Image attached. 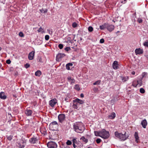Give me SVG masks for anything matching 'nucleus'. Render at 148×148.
<instances>
[{
    "mask_svg": "<svg viewBox=\"0 0 148 148\" xmlns=\"http://www.w3.org/2000/svg\"><path fill=\"white\" fill-rule=\"evenodd\" d=\"M73 127L76 132L79 133H82L85 129L84 125L80 122L75 123L73 125Z\"/></svg>",
    "mask_w": 148,
    "mask_h": 148,
    "instance_id": "f257e3e1",
    "label": "nucleus"
},
{
    "mask_svg": "<svg viewBox=\"0 0 148 148\" xmlns=\"http://www.w3.org/2000/svg\"><path fill=\"white\" fill-rule=\"evenodd\" d=\"M94 134L95 136L100 137L104 139H108L110 136L109 132L104 129L99 131H94Z\"/></svg>",
    "mask_w": 148,
    "mask_h": 148,
    "instance_id": "f03ea898",
    "label": "nucleus"
},
{
    "mask_svg": "<svg viewBox=\"0 0 148 148\" xmlns=\"http://www.w3.org/2000/svg\"><path fill=\"white\" fill-rule=\"evenodd\" d=\"M47 146L49 148H56L57 147L56 143L52 141L48 142L47 144Z\"/></svg>",
    "mask_w": 148,
    "mask_h": 148,
    "instance_id": "7ed1b4c3",
    "label": "nucleus"
},
{
    "mask_svg": "<svg viewBox=\"0 0 148 148\" xmlns=\"http://www.w3.org/2000/svg\"><path fill=\"white\" fill-rule=\"evenodd\" d=\"M129 137V135L128 134H127L126 132H125L124 134H121V135L120 136V139L121 140H124L127 139Z\"/></svg>",
    "mask_w": 148,
    "mask_h": 148,
    "instance_id": "20e7f679",
    "label": "nucleus"
},
{
    "mask_svg": "<svg viewBox=\"0 0 148 148\" xmlns=\"http://www.w3.org/2000/svg\"><path fill=\"white\" fill-rule=\"evenodd\" d=\"M65 55L64 53H58L56 56V60L57 61H59L62 58L64 57Z\"/></svg>",
    "mask_w": 148,
    "mask_h": 148,
    "instance_id": "39448f33",
    "label": "nucleus"
},
{
    "mask_svg": "<svg viewBox=\"0 0 148 148\" xmlns=\"http://www.w3.org/2000/svg\"><path fill=\"white\" fill-rule=\"evenodd\" d=\"M57 100L56 99H53L49 101V105L52 107H53L57 103Z\"/></svg>",
    "mask_w": 148,
    "mask_h": 148,
    "instance_id": "423d86ee",
    "label": "nucleus"
},
{
    "mask_svg": "<svg viewBox=\"0 0 148 148\" xmlns=\"http://www.w3.org/2000/svg\"><path fill=\"white\" fill-rule=\"evenodd\" d=\"M65 116L64 114H61L58 116V118L59 121L62 122L65 119Z\"/></svg>",
    "mask_w": 148,
    "mask_h": 148,
    "instance_id": "0eeeda50",
    "label": "nucleus"
},
{
    "mask_svg": "<svg viewBox=\"0 0 148 148\" xmlns=\"http://www.w3.org/2000/svg\"><path fill=\"white\" fill-rule=\"evenodd\" d=\"M135 52L136 55H140L143 53V50L140 48H139L136 49Z\"/></svg>",
    "mask_w": 148,
    "mask_h": 148,
    "instance_id": "6e6552de",
    "label": "nucleus"
},
{
    "mask_svg": "<svg viewBox=\"0 0 148 148\" xmlns=\"http://www.w3.org/2000/svg\"><path fill=\"white\" fill-rule=\"evenodd\" d=\"M112 67L115 70L119 68L118 64L117 61H114L112 64Z\"/></svg>",
    "mask_w": 148,
    "mask_h": 148,
    "instance_id": "1a4fd4ad",
    "label": "nucleus"
},
{
    "mask_svg": "<svg viewBox=\"0 0 148 148\" xmlns=\"http://www.w3.org/2000/svg\"><path fill=\"white\" fill-rule=\"evenodd\" d=\"M114 25H109L108 24L107 27V29L110 32L113 31L114 29Z\"/></svg>",
    "mask_w": 148,
    "mask_h": 148,
    "instance_id": "9d476101",
    "label": "nucleus"
},
{
    "mask_svg": "<svg viewBox=\"0 0 148 148\" xmlns=\"http://www.w3.org/2000/svg\"><path fill=\"white\" fill-rule=\"evenodd\" d=\"M19 146V147L20 148H23L24 147L25 145V142L24 141L21 140V141L20 143L18 144Z\"/></svg>",
    "mask_w": 148,
    "mask_h": 148,
    "instance_id": "9b49d317",
    "label": "nucleus"
},
{
    "mask_svg": "<svg viewBox=\"0 0 148 148\" xmlns=\"http://www.w3.org/2000/svg\"><path fill=\"white\" fill-rule=\"evenodd\" d=\"M34 53V51H33L29 53L28 56V58L29 60H32L33 59Z\"/></svg>",
    "mask_w": 148,
    "mask_h": 148,
    "instance_id": "f8f14e48",
    "label": "nucleus"
},
{
    "mask_svg": "<svg viewBox=\"0 0 148 148\" xmlns=\"http://www.w3.org/2000/svg\"><path fill=\"white\" fill-rule=\"evenodd\" d=\"M54 125L55 127H57L58 126L57 123L55 121H54L51 123L49 125L50 128H53V126Z\"/></svg>",
    "mask_w": 148,
    "mask_h": 148,
    "instance_id": "ddd939ff",
    "label": "nucleus"
},
{
    "mask_svg": "<svg viewBox=\"0 0 148 148\" xmlns=\"http://www.w3.org/2000/svg\"><path fill=\"white\" fill-rule=\"evenodd\" d=\"M147 121L145 119L143 120L141 122V124L142 125L143 127L144 128H146L147 125Z\"/></svg>",
    "mask_w": 148,
    "mask_h": 148,
    "instance_id": "4468645a",
    "label": "nucleus"
},
{
    "mask_svg": "<svg viewBox=\"0 0 148 148\" xmlns=\"http://www.w3.org/2000/svg\"><path fill=\"white\" fill-rule=\"evenodd\" d=\"M74 102H76V103H79L80 104H83L84 103V102L83 100H80L78 99H77L74 100Z\"/></svg>",
    "mask_w": 148,
    "mask_h": 148,
    "instance_id": "2eb2a0df",
    "label": "nucleus"
},
{
    "mask_svg": "<svg viewBox=\"0 0 148 148\" xmlns=\"http://www.w3.org/2000/svg\"><path fill=\"white\" fill-rule=\"evenodd\" d=\"M67 79L68 81H69L71 84L74 83H75V80L73 78H72L70 77H68Z\"/></svg>",
    "mask_w": 148,
    "mask_h": 148,
    "instance_id": "dca6fc26",
    "label": "nucleus"
},
{
    "mask_svg": "<svg viewBox=\"0 0 148 148\" xmlns=\"http://www.w3.org/2000/svg\"><path fill=\"white\" fill-rule=\"evenodd\" d=\"M25 114L27 116H30L32 114V111L30 110L27 109L25 111Z\"/></svg>",
    "mask_w": 148,
    "mask_h": 148,
    "instance_id": "f3484780",
    "label": "nucleus"
},
{
    "mask_svg": "<svg viewBox=\"0 0 148 148\" xmlns=\"http://www.w3.org/2000/svg\"><path fill=\"white\" fill-rule=\"evenodd\" d=\"M108 24L106 23H104V24L100 25L99 26L100 29L101 30L104 29L106 28H107V27L108 26Z\"/></svg>",
    "mask_w": 148,
    "mask_h": 148,
    "instance_id": "a211bd4d",
    "label": "nucleus"
},
{
    "mask_svg": "<svg viewBox=\"0 0 148 148\" xmlns=\"http://www.w3.org/2000/svg\"><path fill=\"white\" fill-rule=\"evenodd\" d=\"M0 97L1 99H5L6 98V96L5 95L4 92H2L0 93Z\"/></svg>",
    "mask_w": 148,
    "mask_h": 148,
    "instance_id": "6ab92c4d",
    "label": "nucleus"
},
{
    "mask_svg": "<svg viewBox=\"0 0 148 148\" xmlns=\"http://www.w3.org/2000/svg\"><path fill=\"white\" fill-rule=\"evenodd\" d=\"M134 137L135 139V141L137 142H138V140L139 139V137H138V133L137 132H136L134 134Z\"/></svg>",
    "mask_w": 148,
    "mask_h": 148,
    "instance_id": "aec40b11",
    "label": "nucleus"
},
{
    "mask_svg": "<svg viewBox=\"0 0 148 148\" xmlns=\"http://www.w3.org/2000/svg\"><path fill=\"white\" fill-rule=\"evenodd\" d=\"M37 141V139L36 138H32L29 140V141L32 144L35 143Z\"/></svg>",
    "mask_w": 148,
    "mask_h": 148,
    "instance_id": "412c9836",
    "label": "nucleus"
},
{
    "mask_svg": "<svg viewBox=\"0 0 148 148\" xmlns=\"http://www.w3.org/2000/svg\"><path fill=\"white\" fill-rule=\"evenodd\" d=\"M73 64L72 63H69L66 65V69L68 70H69L70 69V68L71 67H72L73 66Z\"/></svg>",
    "mask_w": 148,
    "mask_h": 148,
    "instance_id": "4be33fe9",
    "label": "nucleus"
},
{
    "mask_svg": "<svg viewBox=\"0 0 148 148\" xmlns=\"http://www.w3.org/2000/svg\"><path fill=\"white\" fill-rule=\"evenodd\" d=\"M115 114L114 112H113L111 113L110 115L108 116V117L111 119H113L115 117Z\"/></svg>",
    "mask_w": 148,
    "mask_h": 148,
    "instance_id": "5701e85b",
    "label": "nucleus"
},
{
    "mask_svg": "<svg viewBox=\"0 0 148 148\" xmlns=\"http://www.w3.org/2000/svg\"><path fill=\"white\" fill-rule=\"evenodd\" d=\"M121 133H119L118 132H115V136L116 137L120 139V136L121 135Z\"/></svg>",
    "mask_w": 148,
    "mask_h": 148,
    "instance_id": "b1692460",
    "label": "nucleus"
},
{
    "mask_svg": "<svg viewBox=\"0 0 148 148\" xmlns=\"http://www.w3.org/2000/svg\"><path fill=\"white\" fill-rule=\"evenodd\" d=\"M121 78L123 82H125L127 81L129 79V77L127 76H126L125 77H121Z\"/></svg>",
    "mask_w": 148,
    "mask_h": 148,
    "instance_id": "393cba45",
    "label": "nucleus"
},
{
    "mask_svg": "<svg viewBox=\"0 0 148 148\" xmlns=\"http://www.w3.org/2000/svg\"><path fill=\"white\" fill-rule=\"evenodd\" d=\"M35 75L37 76H40L41 74V72L40 70L37 71L35 73Z\"/></svg>",
    "mask_w": 148,
    "mask_h": 148,
    "instance_id": "a878e982",
    "label": "nucleus"
},
{
    "mask_svg": "<svg viewBox=\"0 0 148 148\" xmlns=\"http://www.w3.org/2000/svg\"><path fill=\"white\" fill-rule=\"evenodd\" d=\"M81 139L82 140V141L85 143H87L88 141L87 139L84 136H82L81 138Z\"/></svg>",
    "mask_w": 148,
    "mask_h": 148,
    "instance_id": "bb28decb",
    "label": "nucleus"
},
{
    "mask_svg": "<svg viewBox=\"0 0 148 148\" xmlns=\"http://www.w3.org/2000/svg\"><path fill=\"white\" fill-rule=\"evenodd\" d=\"M74 88L75 89L77 90H80L79 86L77 84H76Z\"/></svg>",
    "mask_w": 148,
    "mask_h": 148,
    "instance_id": "cd10ccee",
    "label": "nucleus"
},
{
    "mask_svg": "<svg viewBox=\"0 0 148 148\" xmlns=\"http://www.w3.org/2000/svg\"><path fill=\"white\" fill-rule=\"evenodd\" d=\"M101 82V81L100 80H98L96 81L95 82H94L93 84L94 85H99L100 84V83Z\"/></svg>",
    "mask_w": 148,
    "mask_h": 148,
    "instance_id": "c85d7f7f",
    "label": "nucleus"
},
{
    "mask_svg": "<svg viewBox=\"0 0 148 148\" xmlns=\"http://www.w3.org/2000/svg\"><path fill=\"white\" fill-rule=\"evenodd\" d=\"M78 104V103H74V104H73V108L75 109H77L78 108V107L77 106Z\"/></svg>",
    "mask_w": 148,
    "mask_h": 148,
    "instance_id": "c756f323",
    "label": "nucleus"
},
{
    "mask_svg": "<svg viewBox=\"0 0 148 148\" xmlns=\"http://www.w3.org/2000/svg\"><path fill=\"white\" fill-rule=\"evenodd\" d=\"M143 44L144 46L148 47V40H146L144 42Z\"/></svg>",
    "mask_w": 148,
    "mask_h": 148,
    "instance_id": "7c9ffc66",
    "label": "nucleus"
},
{
    "mask_svg": "<svg viewBox=\"0 0 148 148\" xmlns=\"http://www.w3.org/2000/svg\"><path fill=\"white\" fill-rule=\"evenodd\" d=\"M88 30L89 32H91L93 30V28L91 26H89L88 27Z\"/></svg>",
    "mask_w": 148,
    "mask_h": 148,
    "instance_id": "2f4dec72",
    "label": "nucleus"
},
{
    "mask_svg": "<svg viewBox=\"0 0 148 148\" xmlns=\"http://www.w3.org/2000/svg\"><path fill=\"white\" fill-rule=\"evenodd\" d=\"M140 91L142 93H144L145 92L144 89L143 88H140Z\"/></svg>",
    "mask_w": 148,
    "mask_h": 148,
    "instance_id": "473e14b6",
    "label": "nucleus"
},
{
    "mask_svg": "<svg viewBox=\"0 0 148 148\" xmlns=\"http://www.w3.org/2000/svg\"><path fill=\"white\" fill-rule=\"evenodd\" d=\"M38 31L39 32H43V29L41 27H40L39 28V29L38 30Z\"/></svg>",
    "mask_w": 148,
    "mask_h": 148,
    "instance_id": "72a5a7b5",
    "label": "nucleus"
},
{
    "mask_svg": "<svg viewBox=\"0 0 148 148\" xmlns=\"http://www.w3.org/2000/svg\"><path fill=\"white\" fill-rule=\"evenodd\" d=\"M40 11L41 12H43L45 13H47V9H45V10H40Z\"/></svg>",
    "mask_w": 148,
    "mask_h": 148,
    "instance_id": "f704fd0d",
    "label": "nucleus"
},
{
    "mask_svg": "<svg viewBox=\"0 0 148 148\" xmlns=\"http://www.w3.org/2000/svg\"><path fill=\"white\" fill-rule=\"evenodd\" d=\"M71 142L69 140H68L66 142V144L67 145H70L71 144Z\"/></svg>",
    "mask_w": 148,
    "mask_h": 148,
    "instance_id": "c9c22d12",
    "label": "nucleus"
},
{
    "mask_svg": "<svg viewBox=\"0 0 148 148\" xmlns=\"http://www.w3.org/2000/svg\"><path fill=\"white\" fill-rule=\"evenodd\" d=\"M19 35L21 37H23L24 36V34L23 32H20L19 33Z\"/></svg>",
    "mask_w": 148,
    "mask_h": 148,
    "instance_id": "e433bc0d",
    "label": "nucleus"
},
{
    "mask_svg": "<svg viewBox=\"0 0 148 148\" xmlns=\"http://www.w3.org/2000/svg\"><path fill=\"white\" fill-rule=\"evenodd\" d=\"M49 38V36L48 35H46L45 36V39L46 40H48Z\"/></svg>",
    "mask_w": 148,
    "mask_h": 148,
    "instance_id": "4c0bfd02",
    "label": "nucleus"
},
{
    "mask_svg": "<svg viewBox=\"0 0 148 148\" xmlns=\"http://www.w3.org/2000/svg\"><path fill=\"white\" fill-rule=\"evenodd\" d=\"M63 45L62 44H60L58 45V47L60 49H62L63 47Z\"/></svg>",
    "mask_w": 148,
    "mask_h": 148,
    "instance_id": "58836bf2",
    "label": "nucleus"
},
{
    "mask_svg": "<svg viewBox=\"0 0 148 148\" xmlns=\"http://www.w3.org/2000/svg\"><path fill=\"white\" fill-rule=\"evenodd\" d=\"M101 139L99 138L97 139L96 140V142L97 143H99L101 142Z\"/></svg>",
    "mask_w": 148,
    "mask_h": 148,
    "instance_id": "ea45409f",
    "label": "nucleus"
},
{
    "mask_svg": "<svg viewBox=\"0 0 148 148\" xmlns=\"http://www.w3.org/2000/svg\"><path fill=\"white\" fill-rule=\"evenodd\" d=\"M137 21L139 23H141L142 22V20L140 18H138V19Z\"/></svg>",
    "mask_w": 148,
    "mask_h": 148,
    "instance_id": "a19ab883",
    "label": "nucleus"
},
{
    "mask_svg": "<svg viewBox=\"0 0 148 148\" xmlns=\"http://www.w3.org/2000/svg\"><path fill=\"white\" fill-rule=\"evenodd\" d=\"M12 138V137L11 136H10L7 137V139L9 140H10Z\"/></svg>",
    "mask_w": 148,
    "mask_h": 148,
    "instance_id": "79ce46f5",
    "label": "nucleus"
},
{
    "mask_svg": "<svg viewBox=\"0 0 148 148\" xmlns=\"http://www.w3.org/2000/svg\"><path fill=\"white\" fill-rule=\"evenodd\" d=\"M77 25V24L75 23H73L72 24V26L73 27H75Z\"/></svg>",
    "mask_w": 148,
    "mask_h": 148,
    "instance_id": "37998d69",
    "label": "nucleus"
},
{
    "mask_svg": "<svg viewBox=\"0 0 148 148\" xmlns=\"http://www.w3.org/2000/svg\"><path fill=\"white\" fill-rule=\"evenodd\" d=\"M30 66V65L28 63L26 64L25 65V67L26 68H27Z\"/></svg>",
    "mask_w": 148,
    "mask_h": 148,
    "instance_id": "c03bdc74",
    "label": "nucleus"
},
{
    "mask_svg": "<svg viewBox=\"0 0 148 148\" xmlns=\"http://www.w3.org/2000/svg\"><path fill=\"white\" fill-rule=\"evenodd\" d=\"M147 73L145 72L143 73L142 75V77H144L147 75Z\"/></svg>",
    "mask_w": 148,
    "mask_h": 148,
    "instance_id": "a18cd8bd",
    "label": "nucleus"
},
{
    "mask_svg": "<svg viewBox=\"0 0 148 148\" xmlns=\"http://www.w3.org/2000/svg\"><path fill=\"white\" fill-rule=\"evenodd\" d=\"M93 90L94 92H97L98 90V88H97L95 87L93 89Z\"/></svg>",
    "mask_w": 148,
    "mask_h": 148,
    "instance_id": "49530a36",
    "label": "nucleus"
},
{
    "mask_svg": "<svg viewBox=\"0 0 148 148\" xmlns=\"http://www.w3.org/2000/svg\"><path fill=\"white\" fill-rule=\"evenodd\" d=\"M47 31L48 32V33L49 34L51 35L52 34L53 32L51 30L48 29L47 30Z\"/></svg>",
    "mask_w": 148,
    "mask_h": 148,
    "instance_id": "de8ad7c7",
    "label": "nucleus"
},
{
    "mask_svg": "<svg viewBox=\"0 0 148 148\" xmlns=\"http://www.w3.org/2000/svg\"><path fill=\"white\" fill-rule=\"evenodd\" d=\"M70 49V48L69 47H67L65 49V50L66 51H68Z\"/></svg>",
    "mask_w": 148,
    "mask_h": 148,
    "instance_id": "09e8293b",
    "label": "nucleus"
},
{
    "mask_svg": "<svg viewBox=\"0 0 148 148\" xmlns=\"http://www.w3.org/2000/svg\"><path fill=\"white\" fill-rule=\"evenodd\" d=\"M104 41V40L103 38L101 39L100 40V42L101 43H103Z\"/></svg>",
    "mask_w": 148,
    "mask_h": 148,
    "instance_id": "8fccbe9b",
    "label": "nucleus"
},
{
    "mask_svg": "<svg viewBox=\"0 0 148 148\" xmlns=\"http://www.w3.org/2000/svg\"><path fill=\"white\" fill-rule=\"evenodd\" d=\"M11 61L10 60H6V62L8 64H10L11 63Z\"/></svg>",
    "mask_w": 148,
    "mask_h": 148,
    "instance_id": "3c124183",
    "label": "nucleus"
},
{
    "mask_svg": "<svg viewBox=\"0 0 148 148\" xmlns=\"http://www.w3.org/2000/svg\"><path fill=\"white\" fill-rule=\"evenodd\" d=\"M57 127H55L54 125H53V128H51L52 130H56V128Z\"/></svg>",
    "mask_w": 148,
    "mask_h": 148,
    "instance_id": "603ef678",
    "label": "nucleus"
},
{
    "mask_svg": "<svg viewBox=\"0 0 148 148\" xmlns=\"http://www.w3.org/2000/svg\"><path fill=\"white\" fill-rule=\"evenodd\" d=\"M76 141V140L75 139H74L73 140V143H75Z\"/></svg>",
    "mask_w": 148,
    "mask_h": 148,
    "instance_id": "864d4df0",
    "label": "nucleus"
},
{
    "mask_svg": "<svg viewBox=\"0 0 148 148\" xmlns=\"http://www.w3.org/2000/svg\"><path fill=\"white\" fill-rule=\"evenodd\" d=\"M80 97H82V98L83 97H84V94H82H82H80Z\"/></svg>",
    "mask_w": 148,
    "mask_h": 148,
    "instance_id": "5fc2aeb1",
    "label": "nucleus"
},
{
    "mask_svg": "<svg viewBox=\"0 0 148 148\" xmlns=\"http://www.w3.org/2000/svg\"><path fill=\"white\" fill-rule=\"evenodd\" d=\"M132 75H134L135 74V72L134 71H133L132 73Z\"/></svg>",
    "mask_w": 148,
    "mask_h": 148,
    "instance_id": "6e6d98bb",
    "label": "nucleus"
},
{
    "mask_svg": "<svg viewBox=\"0 0 148 148\" xmlns=\"http://www.w3.org/2000/svg\"><path fill=\"white\" fill-rule=\"evenodd\" d=\"M73 147L74 148H75V143H73Z\"/></svg>",
    "mask_w": 148,
    "mask_h": 148,
    "instance_id": "4d7b16f0",
    "label": "nucleus"
},
{
    "mask_svg": "<svg viewBox=\"0 0 148 148\" xmlns=\"http://www.w3.org/2000/svg\"><path fill=\"white\" fill-rule=\"evenodd\" d=\"M140 82V81H137L138 84L137 85H138V84H139V82Z\"/></svg>",
    "mask_w": 148,
    "mask_h": 148,
    "instance_id": "13d9d810",
    "label": "nucleus"
}]
</instances>
